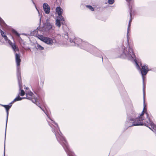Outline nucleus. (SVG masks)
<instances>
[{
  "mask_svg": "<svg viewBox=\"0 0 156 156\" xmlns=\"http://www.w3.org/2000/svg\"><path fill=\"white\" fill-rule=\"evenodd\" d=\"M6 25V24L5 23L3 20L0 17V26H1L2 27H4Z\"/></svg>",
  "mask_w": 156,
  "mask_h": 156,
  "instance_id": "13",
  "label": "nucleus"
},
{
  "mask_svg": "<svg viewBox=\"0 0 156 156\" xmlns=\"http://www.w3.org/2000/svg\"><path fill=\"white\" fill-rule=\"evenodd\" d=\"M44 28L46 32H50L54 30L55 27L53 26L52 23L47 21L45 23Z\"/></svg>",
  "mask_w": 156,
  "mask_h": 156,
  "instance_id": "9",
  "label": "nucleus"
},
{
  "mask_svg": "<svg viewBox=\"0 0 156 156\" xmlns=\"http://www.w3.org/2000/svg\"><path fill=\"white\" fill-rule=\"evenodd\" d=\"M122 53L121 55V57L126 58L132 61H134L136 64L137 69L138 70H140V68L136 62L135 59V56L133 52L132 49L131 48L129 45H127L126 48H125L124 46H123L122 48Z\"/></svg>",
  "mask_w": 156,
  "mask_h": 156,
  "instance_id": "3",
  "label": "nucleus"
},
{
  "mask_svg": "<svg viewBox=\"0 0 156 156\" xmlns=\"http://www.w3.org/2000/svg\"><path fill=\"white\" fill-rule=\"evenodd\" d=\"M24 89H26L27 90H25V91H30V90H29V88L28 87H24Z\"/></svg>",
  "mask_w": 156,
  "mask_h": 156,
  "instance_id": "26",
  "label": "nucleus"
},
{
  "mask_svg": "<svg viewBox=\"0 0 156 156\" xmlns=\"http://www.w3.org/2000/svg\"><path fill=\"white\" fill-rule=\"evenodd\" d=\"M4 156H5V146L4 147Z\"/></svg>",
  "mask_w": 156,
  "mask_h": 156,
  "instance_id": "29",
  "label": "nucleus"
},
{
  "mask_svg": "<svg viewBox=\"0 0 156 156\" xmlns=\"http://www.w3.org/2000/svg\"><path fill=\"white\" fill-rule=\"evenodd\" d=\"M130 20L129 21V23H131V21H132V19H131V12L130 13Z\"/></svg>",
  "mask_w": 156,
  "mask_h": 156,
  "instance_id": "27",
  "label": "nucleus"
},
{
  "mask_svg": "<svg viewBox=\"0 0 156 156\" xmlns=\"http://www.w3.org/2000/svg\"><path fill=\"white\" fill-rule=\"evenodd\" d=\"M15 58L16 62L17 64V78L18 80V82L19 83V85L20 88V91L19 92V94H20L21 96H23L24 95L25 93V91H24L22 89V86L21 84V77L20 73V72L19 71V66L20 64V55L19 54H17V53H15Z\"/></svg>",
  "mask_w": 156,
  "mask_h": 156,
  "instance_id": "4",
  "label": "nucleus"
},
{
  "mask_svg": "<svg viewBox=\"0 0 156 156\" xmlns=\"http://www.w3.org/2000/svg\"><path fill=\"white\" fill-rule=\"evenodd\" d=\"M56 19H58V20L61 22L62 21H65L64 18L62 16V15H58Z\"/></svg>",
  "mask_w": 156,
  "mask_h": 156,
  "instance_id": "15",
  "label": "nucleus"
},
{
  "mask_svg": "<svg viewBox=\"0 0 156 156\" xmlns=\"http://www.w3.org/2000/svg\"><path fill=\"white\" fill-rule=\"evenodd\" d=\"M40 20L41 21V17H40Z\"/></svg>",
  "mask_w": 156,
  "mask_h": 156,
  "instance_id": "31",
  "label": "nucleus"
},
{
  "mask_svg": "<svg viewBox=\"0 0 156 156\" xmlns=\"http://www.w3.org/2000/svg\"><path fill=\"white\" fill-rule=\"evenodd\" d=\"M31 1H32V2H33V4L35 6V7L37 10V11L38 12V14H39V16L40 15V12H39V10H38V9H37L36 5H35V3H34V2L33 1V0H31Z\"/></svg>",
  "mask_w": 156,
  "mask_h": 156,
  "instance_id": "20",
  "label": "nucleus"
},
{
  "mask_svg": "<svg viewBox=\"0 0 156 156\" xmlns=\"http://www.w3.org/2000/svg\"><path fill=\"white\" fill-rule=\"evenodd\" d=\"M86 7L92 11H93L94 10V8L90 5H87Z\"/></svg>",
  "mask_w": 156,
  "mask_h": 156,
  "instance_id": "19",
  "label": "nucleus"
},
{
  "mask_svg": "<svg viewBox=\"0 0 156 156\" xmlns=\"http://www.w3.org/2000/svg\"><path fill=\"white\" fill-rule=\"evenodd\" d=\"M55 25L59 28L61 26V22L58 20V19H56V20Z\"/></svg>",
  "mask_w": 156,
  "mask_h": 156,
  "instance_id": "17",
  "label": "nucleus"
},
{
  "mask_svg": "<svg viewBox=\"0 0 156 156\" xmlns=\"http://www.w3.org/2000/svg\"><path fill=\"white\" fill-rule=\"evenodd\" d=\"M115 0H108V3L110 4H112L114 2Z\"/></svg>",
  "mask_w": 156,
  "mask_h": 156,
  "instance_id": "22",
  "label": "nucleus"
},
{
  "mask_svg": "<svg viewBox=\"0 0 156 156\" xmlns=\"http://www.w3.org/2000/svg\"><path fill=\"white\" fill-rule=\"evenodd\" d=\"M143 95H144V103H145V100H144L145 90H144V87H143Z\"/></svg>",
  "mask_w": 156,
  "mask_h": 156,
  "instance_id": "24",
  "label": "nucleus"
},
{
  "mask_svg": "<svg viewBox=\"0 0 156 156\" xmlns=\"http://www.w3.org/2000/svg\"><path fill=\"white\" fill-rule=\"evenodd\" d=\"M0 32L2 36L4 38L5 41L6 43H7L12 47V49L15 52L19 51V49L17 46H16L15 43L12 42L9 39L6 35L5 32L0 29Z\"/></svg>",
  "mask_w": 156,
  "mask_h": 156,
  "instance_id": "7",
  "label": "nucleus"
},
{
  "mask_svg": "<svg viewBox=\"0 0 156 156\" xmlns=\"http://www.w3.org/2000/svg\"><path fill=\"white\" fill-rule=\"evenodd\" d=\"M6 25V24L5 23L3 20L0 17V26H1L2 27H4Z\"/></svg>",
  "mask_w": 156,
  "mask_h": 156,
  "instance_id": "14",
  "label": "nucleus"
},
{
  "mask_svg": "<svg viewBox=\"0 0 156 156\" xmlns=\"http://www.w3.org/2000/svg\"><path fill=\"white\" fill-rule=\"evenodd\" d=\"M70 42L71 43L74 42V43H76L81 48L86 50H88L89 48L92 47L91 45L87 42L83 41L81 39L78 38L74 40L70 39Z\"/></svg>",
  "mask_w": 156,
  "mask_h": 156,
  "instance_id": "5",
  "label": "nucleus"
},
{
  "mask_svg": "<svg viewBox=\"0 0 156 156\" xmlns=\"http://www.w3.org/2000/svg\"><path fill=\"white\" fill-rule=\"evenodd\" d=\"M130 25H131V23H129V25H128V28H127V37L128 41H129L128 37H129V30H130Z\"/></svg>",
  "mask_w": 156,
  "mask_h": 156,
  "instance_id": "16",
  "label": "nucleus"
},
{
  "mask_svg": "<svg viewBox=\"0 0 156 156\" xmlns=\"http://www.w3.org/2000/svg\"><path fill=\"white\" fill-rule=\"evenodd\" d=\"M65 37L66 39H67L68 38V34H66L65 35Z\"/></svg>",
  "mask_w": 156,
  "mask_h": 156,
  "instance_id": "28",
  "label": "nucleus"
},
{
  "mask_svg": "<svg viewBox=\"0 0 156 156\" xmlns=\"http://www.w3.org/2000/svg\"><path fill=\"white\" fill-rule=\"evenodd\" d=\"M43 8L45 13L46 14L49 13L50 7L47 3H44L43 5Z\"/></svg>",
  "mask_w": 156,
  "mask_h": 156,
  "instance_id": "11",
  "label": "nucleus"
},
{
  "mask_svg": "<svg viewBox=\"0 0 156 156\" xmlns=\"http://www.w3.org/2000/svg\"><path fill=\"white\" fill-rule=\"evenodd\" d=\"M26 94L27 95L26 97H24L23 98H21L19 96H18L15 98L13 101H12L10 104V105H1L2 106L4 107L6 110L7 113V118H6V126L7 125L8 118V117L9 115V110L11 108L12 106V104L14 102L16 101H20L22 100L23 99H27L29 100H31L32 102L35 104L37 105L42 110V111L45 113V114L47 115L48 117V115L47 113H46L44 110L41 107L39 106V103L38 102L37 100V95H34V94L31 91H26Z\"/></svg>",
  "mask_w": 156,
  "mask_h": 156,
  "instance_id": "2",
  "label": "nucleus"
},
{
  "mask_svg": "<svg viewBox=\"0 0 156 156\" xmlns=\"http://www.w3.org/2000/svg\"><path fill=\"white\" fill-rule=\"evenodd\" d=\"M13 33H14L16 36L18 37H19L20 35V34L18 33L15 30H13Z\"/></svg>",
  "mask_w": 156,
  "mask_h": 156,
  "instance_id": "23",
  "label": "nucleus"
},
{
  "mask_svg": "<svg viewBox=\"0 0 156 156\" xmlns=\"http://www.w3.org/2000/svg\"><path fill=\"white\" fill-rule=\"evenodd\" d=\"M145 107L143 111L138 117H136L135 112L131 115L130 117L127 119L126 122V126L129 127L133 126L144 125L152 131H156V126L151 122L148 114L144 111Z\"/></svg>",
  "mask_w": 156,
  "mask_h": 156,
  "instance_id": "1",
  "label": "nucleus"
},
{
  "mask_svg": "<svg viewBox=\"0 0 156 156\" xmlns=\"http://www.w3.org/2000/svg\"><path fill=\"white\" fill-rule=\"evenodd\" d=\"M38 38L41 41L50 45L55 44L56 43V40L54 38H51L48 37H45L42 35H38Z\"/></svg>",
  "mask_w": 156,
  "mask_h": 156,
  "instance_id": "8",
  "label": "nucleus"
},
{
  "mask_svg": "<svg viewBox=\"0 0 156 156\" xmlns=\"http://www.w3.org/2000/svg\"><path fill=\"white\" fill-rule=\"evenodd\" d=\"M12 38H13V37L12 36Z\"/></svg>",
  "mask_w": 156,
  "mask_h": 156,
  "instance_id": "32",
  "label": "nucleus"
},
{
  "mask_svg": "<svg viewBox=\"0 0 156 156\" xmlns=\"http://www.w3.org/2000/svg\"><path fill=\"white\" fill-rule=\"evenodd\" d=\"M36 48L37 49L40 50H42L44 49V48L39 44H37V45L36 46Z\"/></svg>",
  "mask_w": 156,
  "mask_h": 156,
  "instance_id": "18",
  "label": "nucleus"
},
{
  "mask_svg": "<svg viewBox=\"0 0 156 156\" xmlns=\"http://www.w3.org/2000/svg\"><path fill=\"white\" fill-rule=\"evenodd\" d=\"M60 137L56 135L57 140L61 143L65 150V151L69 156H74V154L69 150L68 144L64 137L60 135Z\"/></svg>",
  "mask_w": 156,
  "mask_h": 156,
  "instance_id": "6",
  "label": "nucleus"
},
{
  "mask_svg": "<svg viewBox=\"0 0 156 156\" xmlns=\"http://www.w3.org/2000/svg\"><path fill=\"white\" fill-rule=\"evenodd\" d=\"M55 11L58 15H62L63 12V9L59 6L57 7L56 8Z\"/></svg>",
  "mask_w": 156,
  "mask_h": 156,
  "instance_id": "12",
  "label": "nucleus"
},
{
  "mask_svg": "<svg viewBox=\"0 0 156 156\" xmlns=\"http://www.w3.org/2000/svg\"><path fill=\"white\" fill-rule=\"evenodd\" d=\"M54 132H55V131H54ZM55 136H56V135H57L58 136H59V138H60V135L61 136H62V133L60 132V131L59 132H58V133H56V132H55ZM61 138L60 137V139Z\"/></svg>",
  "mask_w": 156,
  "mask_h": 156,
  "instance_id": "21",
  "label": "nucleus"
},
{
  "mask_svg": "<svg viewBox=\"0 0 156 156\" xmlns=\"http://www.w3.org/2000/svg\"><path fill=\"white\" fill-rule=\"evenodd\" d=\"M127 2H129L131 0H126Z\"/></svg>",
  "mask_w": 156,
  "mask_h": 156,
  "instance_id": "30",
  "label": "nucleus"
},
{
  "mask_svg": "<svg viewBox=\"0 0 156 156\" xmlns=\"http://www.w3.org/2000/svg\"><path fill=\"white\" fill-rule=\"evenodd\" d=\"M51 122H52V123H53V124H55V125L57 127L58 129H59V128H58V125L57 124V123H55V122H54V121H53V120H51Z\"/></svg>",
  "mask_w": 156,
  "mask_h": 156,
  "instance_id": "25",
  "label": "nucleus"
},
{
  "mask_svg": "<svg viewBox=\"0 0 156 156\" xmlns=\"http://www.w3.org/2000/svg\"><path fill=\"white\" fill-rule=\"evenodd\" d=\"M148 70H149L148 69L147 66L144 65L142 66V69L140 70V71L142 75V78L143 80L144 85V78H145V77L144 76L146 75Z\"/></svg>",
  "mask_w": 156,
  "mask_h": 156,
  "instance_id": "10",
  "label": "nucleus"
}]
</instances>
